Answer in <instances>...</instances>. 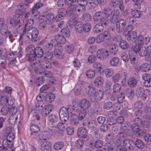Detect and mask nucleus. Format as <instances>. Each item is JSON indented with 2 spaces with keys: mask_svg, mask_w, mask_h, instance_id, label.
Masks as SVG:
<instances>
[{
  "mask_svg": "<svg viewBox=\"0 0 151 151\" xmlns=\"http://www.w3.org/2000/svg\"><path fill=\"white\" fill-rule=\"evenodd\" d=\"M36 109L42 110L40 113L43 116H46L52 111L53 106L52 105H45L43 101H39L36 105Z\"/></svg>",
  "mask_w": 151,
  "mask_h": 151,
  "instance_id": "obj_1",
  "label": "nucleus"
},
{
  "mask_svg": "<svg viewBox=\"0 0 151 151\" xmlns=\"http://www.w3.org/2000/svg\"><path fill=\"white\" fill-rule=\"evenodd\" d=\"M27 37L32 42L37 41L39 32L38 30L36 28L31 27L29 29H27Z\"/></svg>",
  "mask_w": 151,
  "mask_h": 151,
  "instance_id": "obj_2",
  "label": "nucleus"
},
{
  "mask_svg": "<svg viewBox=\"0 0 151 151\" xmlns=\"http://www.w3.org/2000/svg\"><path fill=\"white\" fill-rule=\"evenodd\" d=\"M32 63L37 68H38V66L40 65L43 68H50L51 67L50 62L45 59H41L40 60H35Z\"/></svg>",
  "mask_w": 151,
  "mask_h": 151,
  "instance_id": "obj_3",
  "label": "nucleus"
},
{
  "mask_svg": "<svg viewBox=\"0 0 151 151\" xmlns=\"http://www.w3.org/2000/svg\"><path fill=\"white\" fill-rule=\"evenodd\" d=\"M127 22L124 19H120L118 20L116 23V29L118 33L123 32L126 26Z\"/></svg>",
  "mask_w": 151,
  "mask_h": 151,
  "instance_id": "obj_4",
  "label": "nucleus"
},
{
  "mask_svg": "<svg viewBox=\"0 0 151 151\" xmlns=\"http://www.w3.org/2000/svg\"><path fill=\"white\" fill-rule=\"evenodd\" d=\"M45 80L43 76H32L30 82L32 83H35L37 86H40L42 84Z\"/></svg>",
  "mask_w": 151,
  "mask_h": 151,
  "instance_id": "obj_5",
  "label": "nucleus"
},
{
  "mask_svg": "<svg viewBox=\"0 0 151 151\" xmlns=\"http://www.w3.org/2000/svg\"><path fill=\"white\" fill-rule=\"evenodd\" d=\"M4 19L3 18H0V32L1 35L8 36L9 31L8 30V26L6 24H4Z\"/></svg>",
  "mask_w": 151,
  "mask_h": 151,
  "instance_id": "obj_6",
  "label": "nucleus"
},
{
  "mask_svg": "<svg viewBox=\"0 0 151 151\" xmlns=\"http://www.w3.org/2000/svg\"><path fill=\"white\" fill-rule=\"evenodd\" d=\"M67 13V10L64 8L59 9L58 11V14L55 17L56 21L59 22L63 19L66 16Z\"/></svg>",
  "mask_w": 151,
  "mask_h": 151,
  "instance_id": "obj_7",
  "label": "nucleus"
},
{
  "mask_svg": "<svg viewBox=\"0 0 151 151\" xmlns=\"http://www.w3.org/2000/svg\"><path fill=\"white\" fill-rule=\"evenodd\" d=\"M57 46V42L56 39H52L49 42L45 43L44 48L46 51H50L52 49L53 47Z\"/></svg>",
  "mask_w": 151,
  "mask_h": 151,
  "instance_id": "obj_8",
  "label": "nucleus"
},
{
  "mask_svg": "<svg viewBox=\"0 0 151 151\" xmlns=\"http://www.w3.org/2000/svg\"><path fill=\"white\" fill-rule=\"evenodd\" d=\"M86 130L85 128L80 127L78 129L77 135L79 137L83 138L84 141H87L89 139V137L86 134Z\"/></svg>",
  "mask_w": 151,
  "mask_h": 151,
  "instance_id": "obj_9",
  "label": "nucleus"
},
{
  "mask_svg": "<svg viewBox=\"0 0 151 151\" xmlns=\"http://www.w3.org/2000/svg\"><path fill=\"white\" fill-rule=\"evenodd\" d=\"M127 134L124 131L120 132L117 134L116 138L119 141V142H118V144L116 145L117 147L120 146L122 142L123 141L126 139H127Z\"/></svg>",
  "mask_w": 151,
  "mask_h": 151,
  "instance_id": "obj_10",
  "label": "nucleus"
},
{
  "mask_svg": "<svg viewBox=\"0 0 151 151\" xmlns=\"http://www.w3.org/2000/svg\"><path fill=\"white\" fill-rule=\"evenodd\" d=\"M43 4L40 2H37L34 5L31 10V12L33 16H36L37 15L39 14V12L38 10L41 8L43 6Z\"/></svg>",
  "mask_w": 151,
  "mask_h": 151,
  "instance_id": "obj_11",
  "label": "nucleus"
},
{
  "mask_svg": "<svg viewBox=\"0 0 151 151\" xmlns=\"http://www.w3.org/2000/svg\"><path fill=\"white\" fill-rule=\"evenodd\" d=\"M123 144L124 147L130 150H133L134 148L133 141L131 139H126L123 141Z\"/></svg>",
  "mask_w": 151,
  "mask_h": 151,
  "instance_id": "obj_12",
  "label": "nucleus"
},
{
  "mask_svg": "<svg viewBox=\"0 0 151 151\" xmlns=\"http://www.w3.org/2000/svg\"><path fill=\"white\" fill-rule=\"evenodd\" d=\"M51 146L49 142H43L42 143L40 147V151H51Z\"/></svg>",
  "mask_w": 151,
  "mask_h": 151,
  "instance_id": "obj_13",
  "label": "nucleus"
},
{
  "mask_svg": "<svg viewBox=\"0 0 151 151\" xmlns=\"http://www.w3.org/2000/svg\"><path fill=\"white\" fill-rule=\"evenodd\" d=\"M114 13L110 16L109 20L112 24H114L117 21V16L120 14L119 10L118 9L114 10Z\"/></svg>",
  "mask_w": 151,
  "mask_h": 151,
  "instance_id": "obj_14",
  "label": "nucleus"
},
{
  "mask_svg": "<svg viewBox=\"0 0 151 151\" xmlns=\"http://www.w3.org/2000/svg\"><path fill=\"white\" fill-rule=\"evenodd\" d=\"M118 50L117 45L115 43L111 45L109 47V52L111 56L116 55Z\"/></svg>",
  "mask_w": 151,
  "mask_h": 151,
  "instance_id": "obj_15",
  "label": "nucleus"
},
{
  "mask_svg": "<svg viewBox=\"0 0 151 151\" xmlns=\"http://www.w3.org/2000/svg\"><path fill=\"white\" fill-rule=\"evenodd\" d=\"M103 92L101 91L96 92L93 97L91 98V101L94 102L97 100H100L103 98Z\"/></svg>",
  "mask_w": 151,
  "mask_h": 151,
  "instance_id": "obj_16",
  "label": "nucleus"
},
{
  "mask_svg": "<svg viewBox=\"0 0 151 151\" xmlns=\"http://www.w3.org/2000/svg\"><path fill=\"white\" fill-rule=\"evenodd\" d=\"M80 104L82 110L85 111H86V110L89 108L90 105L89 101L86 99L82 100L80 102Z\"/></svg>",
  "mask_w": 151,
  "mask_h": 151,
  "instance_id": "obj_17",
  "label": "nucleus"
},
{
  "mask_svg": "<svg viewBox=\"0 0 151 151\" xmlns=\"http://www.w3.org/2000/svg\"><path fill=\"white\" fill-rule=\"evenodd\" d=\"M137 34L135 31H132L130 32L127 35V39L129 42H132L135 41V38L137 37Z\"/></svg>",
  "mask_w": 151,
  "mask_h": 151,
  "instance_id": "obj_18",
  "label": "nucleus"
},
{
  "mask_svg": "<svg viewBox=\"0 0 151 151\" xmlns=\"http://www.w3.org/2000/svg\"><path fill=\"white\" fill-rule=\"evenodd\" d=\"M136 70H141L144 72H147L150 70V66L147 63H144L142 65L140 66H136L135 67Z\"/></svg>",
  "mask_w": 151,
  "mask_h": 151,
  "instance_id": "obj_19",
  "label": "nucleus"
},
{
  "mask_svg": "<svg viewBox=\"0 0 151 151\" xmlns=\"http://www.w3.org/2000/svg\"><path fill=\"white\" fill-rule=\"evenodd\" d=\"M79 119L77 115L75 114H71L70 117V123L73 125H76L78 123Z\"/></svg>",
  "mask_w": 151,
  "mask_h": 151,
  "instance_id": "obj_20",
  "label": "nucleus"
},
{
  "mask_svg": "<svg viewBox=\"0 0 151 151\" xmlns=\"http://www.w3.org/2000/svg\"><path fill=\"white\" fill-rule=\"evenodd\" d=\"M86 90L87 91L89 98L91 101V98L93 97L96 93V90L93 87L91 86L87 87L86 88Z\"/></svg>",
  "mask_w": 151,
  "mask_h": 151,
  "instance_id": "obj_21",
  "label": "nucleus"
},
{
  "mask_svg": "<svg viewBox=\"0 0 151 151\" xmlns=\"http://www.w3.org/2000/svg\"><path fill=\"white\" fill-rule=\"evenodd\" d=\"M20 16H19V15L15 14L14 19L10 20V23L13 26H16L20 23Z\"/></svg>",
  "mask_w": 151,
  "mask_h": 151,
  "instance_id": "obj_22",
  "label": "nucleus"
},
{
  "mask_svg": "<svg viewBox=\"0 0 151 151\" xmlns=\"http://www.w3.org/2000/svg\"><path fill=\"white\" fill-rule=\"evenodd\" d=\"M34 23V19L32 18L28 19L26 22L25 27L24 29L23 32L25 33L27 31V29L31 28Z\"/></svg>",
  "mask_w": 151,
  "mask_h": 151,
  "instance_id": "obj_23",
  "label": "nucleus"
},
{
  "mask_svg": "<svg viewBox=\"0 0 151 151\" xmlns=\"http://www.w3.org/2000/svg\"><path fill=\"white\" fill-rule=\"evenodd\" d=\"M142 77L144 80V85L147 87H151V76H142Z\"/></svg>",
  "mask_w": 151,
  "mask_h": 151,
  "instance_id": "obj_24",
  "label": "nucleus"
},
{
  "mask_svg": "<svg viewBox=\"0 0 151 151\" xmlns=\"http://www.w3.org/2000/svg\"><path fill=\"white\" fill-rule=\"evenodd\" d=\"M84 24L81 22H78L76 24V31L78 33H81L83 31Z\"/></svg>",
  "mask_w": 151,
  "mask_h": 151,
  "instance_id": "obj_25",
  "label": "nucleus"
},
{
  "mask_svg": "<svg viewBox=\"0 0 151 151\" xmlns=\"http://www.w3.org/2000/svg\"><path fill=\"white\" fill-rule=\"evenodd\" d=\"M34 53L37 57L41 58L43 55V51L41 47H37L35 48Z\"/></svg>",
  "mask_w": 151,
  "mask_h": 151,
  "instance_id": "obj_26",
  "label": "nucleus"
},
{
  "mask_svg": "<svg viewBox=\"0 0 151 151\" xmlns=\"http://www.w3.org/2000/svg\"><path fill=\"white\" fill-rule=\"evenodd\" d=\"M54 16L51 13H48L46 16V23L48 24H51L54 20Z\"/></svg>",
  "mask_w": 151,
  "mask_h": 151,
  "instance_id": "obj_27",
  "label": "nucleus"
},
{
  "mask_svg": "<svg viewBox=\"0 0 151 151\" xmlns=\"http://www.w3.org/2000/svg\"><path fill=\"white\" fill-rule=\"evenodd\" d=\"M65 37L63 35H56L55 39L57 42V46L58 44H64L66 42V39Z\"/></svg>",
  "mask_w": 151,
  "mask_h": 151,
  "instance_id": "obj_28",
  "label": "nucleus"
},
{
  "mask_svg": "<svg viewBox=\"0 0 151 151\" xmlns=\"http://www.w3.org/2000/svg\"><path fill=\"white\" fill-rule=\"evenodd\" d=\"M59 116L60 119H61L62 118H63L64 116H69L67 108L64 107L60 109Z\"/></svg>",
  "mask_w": 151,
  "mask_h": 151,
  "instance_id": "obj_29",
  "label": "nucleus"
},
{
  "mask_svg": "<svg viewBox=\"0 0 151 151\" xmlns=\"http://www.w3.org/2000/svg\"><path fill=\"white\" fill-rule=\"evenodd\" d=\"M90 144L92 148L95 147L98 148H101L103 145L102 142L99 139L97 140L95 142V143L91 142Z\"/></svg>",
  "mask_w": 151,
  "mask_h": 151,
  "instance_id": "obj_30",
  "label": "nucleus"
},
{
  "mask_svg": "<svg viewBox=\"0 0 151 151\" xmlns=\"http://www.w3.org/2000/svg\"><path fill=\"white\" fill-rule=\"evenodd\" d=\"M46 81L49 84L52 85L57 84L58 81L53 76H46Z\"/></svg>",
  "mask_w": 151,
  "mask_h": 151,
  "instance_id": "obj_31",
  "label": "nucleus"
},
{
  "mask_svg": "<svg viewBox=\"0 0 151 151\" xmlns=\"http://www.w3.org/2000/svg\"><path fill=\"white\" fill-rule=\"evenodd\" d=\"M104 81L102 77L98 76L95 79L94 83L96 86L99 87L103 85Z\"/></svg>",
  "mask_w": 151,
  "mask_h": 151,
  "instance_id": "obj_32",
  "label": "nucleus"
},
{
  "mask_svg": "<svg viewBox=\"0 0 151 151\" xmlns=\"http://www.w3.org/2000/svg\"><path fill=\"white\" fill-rule=\"evenodd\" d=\"M55 99V95L52 93H50L47 95L45 98V101L48 103H51Z\"/></svg>",
  "mask_w": 151,
  "mask_h": 151,
  "instance_id": "obj_33",
  "label": "nucleus"
},
{
  "mask_svg": "<svg viewBox=\"0 0 151 151\" xmlns=\"http://www.w3.org/2000/svg\"><path fill=\"white\" fill-rule=\"evenodd\" d=\"M137 83L136 80L134 77L129 78L128 81V84L131 87H134Z\"/></svg>",
  "mask_w": 151,
  "mask_h": 151,
  "instance_id": "obj_34",
  "label": "nucleus"
},
{
  "mask_svg": "<svg viewBox=\"0 0 151 151\" xmlns=\"http://www.w3.org/2000/svg\"><path fill=\"white\" fill-rule=\"evenodd\" d=\"M103 13L106 15V17L108 18L114 13V12L110 8L105 7L103 10Z\"/></svg>",
  "mask_w": 151,
  "mask_h": 151,
  "instance_id": "obj_35",
  "label": "nucleus"
},
{
  "mask_svg": "<svg viewBox=\"0 0 151 151\" xmlns=\"http://www.w3.org/2000/svg\"><path fill=\"white\" fill-rule=\"evenodd\" d=\"M1 98L0 100L1 105L4 106L8 102V99H9V97L6 95L2 96L1 94L0 98Z\"/></svg>",
  "mask_w": 151,
  "mask_h": 151,
  "instance_id": "obj_36",
  "label": "nucleus"
},
{
  "mask_svg": "<svg viewBox=\"0 0 151 151\" xmlns=\"http://www.w3.org/2000/svg\"><path fill=\"white\" fill-rule=\"evenodd\" d=\"M104 27L99 23L97 24L94 26V31L97 33L101 32L104 29Z\"/></svg>",
  "mask_w": 151,
  "mask_h": 151,
  "instance_id": "obj_37",
  "label": "nucleus"
},
{
  "mask_svg": "<svg viewBox=\"0 0 151 151\" xmlns=\"http://www.w3.org/2000/svg\"><path fill=\"white\" fill-rule=\"evenodd\" d=\"M150 93V90L147 89H145L144 91L143 92L141 95L139 97L142 100H145L146 99L147 96L149 95Z\"/></svg>",
  "mask_w": 151,
  "mask_h": 151,
  "instance_id": "obj_38",
  "label": "nucleus"
},
{
  "mask_svg": "<svg viewBox=\"0 0 151 151\" xmlns=\"http://www.w3.org/2000/svg\"><path fill=\"white\" fill-rule=\"evenodd\" d=\"M36 56L34 54L32 53H29L26 55V58L27 60L30 61H33V62L32 63V65H33V63L34 62L36 59Z\"/></svg>",
  "mask_w": 151,
  "mask_h": 151,
  "instance_id": "obj_39",
  "label": "nucleus"
},
{
  "mask_svg": "<svg viewBox=\"0 0 151 151\" xmlns=\"http://www.w3.org/2000/svg\"><path fill=\"white\" fill-rule=\"evenodd\" d=\"M99 23L104 27L108 25L109 23L108 18L106 17H103L100 19Z\"/></svg>",
  "mask_w": 151,
  "mask_h": 151,
  "instance_id": "obj_40",
  "label": "nucleus"
},
{
  "mask_svg": "<svg viewBox=\"0 0 151 151\" xmlns=\"http://www.w3.org/2000/svg\"><path fill=\"white\" fill-rule=\"evenodd\" d=\"M17 52H12L9 53L7 56V58L9 61H14L15 60L16 57H17Z\"/></svg>",
  "mask_w": 151,
  "mask_h": 151,
  "instance_id": "obj_41",
  "label": "nucleus"
},
{
  "mask_svg": "<svg viewBox=\"0 0 151 151\" xmlns=\"http://www.w3.org/2000/svg\"><path fill=\"white\" fill-rule=\"evenodd\" d=\"M97 122L94 120L90 121L88 124V126L89 129H91L95 128L97 126Z\"/></svg>",
  "mask_w": 151,
  "mask_h": 151,
  "instance_id": "obj_42",
  "label": "nucleus"
},
{
  "mask_svg": "<svg viewBox=\"0 0 151 151\" xmlns=\"http://www.w3.org/2000/svg\"><path fill=\"white\" fill-rule=\"evenodd\" d=\"M131 129L134 133H137L140 131V129L138 125L137 124H133L131 126Z\"/></svg>",
  "mask_w": 151,
  "mask_h": 151,
  "instance_id": "obj_43",
  "label": "nucleus"
},
{
  "mask_svg": "<svg viewBox=\"0 0 151 151\" xmlns=\"http://www.w3.org/2000/svg\"><path fill=\"white\" fill-rule=\"evenodd\" d=\"M78 6V4H75L71 5L68 6V10L70 12V14H72L74 12L77 11Z\"/></svg>",
  "mask_w": 151,
  "mask_h": 151,
  "instance_id": "obj_44",
  "label": "nucleus"
},
{
  "mask_svg": "<svg viewBox=\"0 0 151 151\" xmlns=\"http://www.w3.org/2000/svg\"><path fill=\"white\" fill-rule=\"evenodd\" d=\"M48 119L50 122H54L58 121V117L55 115L51 114L49 115L48 117Z\"/></svg>",
  "mask_w": 151,
  "mask_h": 151,
  "instance_id": "obj_45",
  "label": "nucleus"
},
{
  "mask_svg": "<svg viewBox=\"0 0 151 151\" xmlns=\"http://www.w3.org/2000/svg\"><path fill=\"white\" fill-rule=\"evenodd\" d=\"M35 48L34 45L30 44L26 47L25 51L28 53H31L32 52L34 53Z\"/></svg>",
  "mask_w": 151,
  "mask_h": 151,
  "instance_id": "obj_46",
  "label": "nucleus"
},
{
  "mask_svg": "<svg viewBox=\"0 0 151 151\" xmlns=\"http://www.w3.org/2000/svg\"><path fill=\"white\" fill-rule=\"evenodd\" d=\"M146 51L148 56L145 58L146 61L151 60V46L149 45L146 48Z\"/></svg>",
  "mask_w": 151,
  "mask_h": 151,
  "instance_id": "obj_47",
  "label": "nucleus"
},
{
  "mask_svg": "<svg viewBox=\"0 0 151 151\" xmlns=\"http://www.w3.org/2000/svg\"><path fill=\"white\" fill-rule=\"evenodd\" d=\"M119 59L117 57H114L110 60V63L112 66H116L118 64Z\"/></svg>",
  "mask_w": 151,
  "mask_h": 151,
  "instance_id": "obj_48",
  "label": "nucleus"
},
{
  "mask_svg": "<svg viewBox=\"0 0 151 151\" xmlns=\"http://www.w3.org/2000/svg\"><path fill=\"white\" fill-rule=\"evenodd\" d=\"M64 144L62 142H58L55 143L54 146V149L56 150L61 149L64 146Z\"/></svg>",
  "mask_w": 151,
  "mask_h": 151,
  "instance_id": "obj_49",
  "label": "nucleus"
},
{
  "mask_svg": "<svg viewBox=\"0 0 151 151\" xmlns=\"http://www.w3.org/2000/svg\"><path fill=\"white\" fill-rule=\"evenodd\" d=\"M60 32L63 36L64 37H68L70 35V31L68 29L63 27Z\"/></svg>",
  "mask_w": 151,
  "mask_h": 151,
  "instance_id": "obj_50",
  "label": "nucleus"
},
{
  "mask_svg": "<svg viewBox=\"0 0 151 151\" xmlns=\"http://www.w3.org/2000/svg\"><path fill=\"white\" fill-rule=\"evenodd\" d=\"M135 145L139 149L142 148L144 146L143 142L141 140L139 139H137L136 141Z\"/></svg>",
  "mask_w": 151,
  "mask_h": 151,
  "instance_id": "obj_51",
  "label": "nucleus"
},
{
  "mask_svg": "<svg viewBox=\"0 0 151 151\" xmlns=\"http://www.w3.org/2000/svg\"><path fill=\"white\" fill-rule=\"evenodd\" d=\"M67 125L65 123H59L57 125V128L60 130L63 131L65 129Z\"/></svg>",
  "mask_w": 151,
  "mask_h": 151,
  "instance_id": "obj_52",
  "label": "nucleus"
},
{
  "mask_svg": "<svg viewBox=\"0 0 151 151\" xmlns=\"http://www.w3.org/2000/svg\"><path fill=\"white\" fill-rule=\"evenodd\" d=\"M30 130L32 132L37 133L40 131V128L37 125L33 124L30 127Z\"/></svg>",
  "mask_w": 151,
  "mask_h": 151,
  "instance_id": "obj_53",
  "label": "nucleus"
},
{
  "mask_svg": "<svg viewBox=\"0 0 151 151\" xmlns=\"http://www.w3.org/2000/svg\"><path fill=\"white\" fill-rule=\"evenodd\" d=\"M142 12L140 11L137 10H133L131 14L132 16L134 17L139 18L140 17Z\"/></svg>",
  "mask_w": 151,
  "mask_h": 151,
  "instance_id": "obj_54",
  "label": "nucleus"
},
{
  "mask_svg": "<svg viewBox=\"0 0 151 151\" xmlns=\"http://www.w3.org/2000/svg\"><path fill=\"white\" fill-rule=\"evenodd\" d=\"M143 38L144 37L143 35H139L134 41V42L141 45L143 44Z\"/></svg>",
  "mask_w": 151,
  "mask_h": 151,
  "instance_id": "obj_55",
  "label": "nucleus"
},
{
  "mask_svg": "<svg viewBox=\"0 0 151 151\" xmlns=\"http://www.w3.org/2000/svg\"><path fill=\"white\" fill-rule=\"evenodd\" d=\"M125 93L128 97H131L134 95V91L131 88H127L126 90Z\"/></svg>",
  "mask_w": 151,
  "mask_h": 151,
  "instance_id": "obj_56",
  "label": "nucleus"
},
{
  "mask_svg": "<svg viewBox=\"0 0 151 151\" xmlns=\"http://www.w3.org/2000/svg\"><path fill=\"white\" fill-rule=\"evenodd\" d=\"M86 114V111L82 110L79 112L78 117L80 120H82L84 118Z\"/></svg>",
  "mask_w": 151,
  "mask_h": 151,
  "instance_id": "obj_57",
  "label": "nucleus"
},
{
  "mask_svg": "<svg viewBox=\"0 0 151 151\" xmlns=\"http://www.w3.org/2000/svg\"><path fill=\"white\" fill-rule=\"evenodd\" d=\"M8 36L10 41L11 42H13L14 40L16 39L15 37H17V34H15L14 33L13 34L9 31Z\"/></svg>",
  "mask_w": 151,
  "mask_h": 151,
  "instance_id": "obj_58",
  "label": "nucleus"
},
{
  "mask_svg": "<svg viewBox=\"0 0 151 151\" xmlns=\"http://www.w3.org/2000/svg\"><path fill=\"white\" fill-rule=\"evenodd\" d=\"M145 90L141 87H138L136 89V96L137 97H139L141 95L143 92Z\"/></svg>",
  "mask_w": 151,
  "mask_h": 151,
  "instance_id": "obj_59",
  "label": "nucleus"
},
{
  "mask_svg": "<svg viewBox=\"0 0 151 151\" xmlns=\"http://www.w3.org/2000/svg\"><path fill=\"white\" fill-rule=\"evenodd\" d=\"M104 59L107 58L109 57H111L112 56L110 54L109 51L107 50H101Z\"/></svg>",
  "mask_w": 151,
  "mask_h": 151,
  "instance_id": "obj_60",
  "label": "nucleus"
},
{
  "mask_svg": "<svg viewBox=\"0 0 151 151\" xmlns=\"http://www.w3.org/2000/svg\"><path fill=\"white\" fill-rule=\"evenodd\" d=\"M119 45L121 48L124 49H127L129 46L127 42L124 40L121 41L119 44Z\"/></svg>",
  "mask_w": 151,
  "mask_h": 151,
  "instance_id": "obj_61",
  "label": "nucleus"
},
{
  "mask_svg": "<svg viewBox=\"0 0 151 151\" xmlns=\"http://www.w3.org/2000/svg\"><path fill=\"white\" fill-rule=\"evenodd\" d=\"M142 47L141 45L137 44L133 46L132 47V49L135 52L138 53Z\"/></svg>",
  "mask_w": 151,
  "mask_h": 151,
  "instance_id": "obj_62",
  "label": "nucleus"
},
{
  "mask_svg": "<svg viewBox=\"0 0 151 151\" xmlns=\"http://www.w3.org/2000/svg\"><path fill=\"white\" fill-rule=\"evenodd\" d=\"M77 11L80 13H83L86 11V6L78 4Z\"/></svg>",
  "mask_w": 151,
  "mask_h": 151,
  "instance_id": "obj_63",
  "label": "nucleus"
},
{
  "mask_svg": "<svg viewBox=\"0 0 151 151\" xmlns=\"http://www.w3.org/2000/svg\"><path fill=\"white\" fill-rule=\"evenodd\" d=\"M101 34L103 36L104 39H108L110 38V37L111 34L110 32L108 30L104 31Z\"/></svg>",
  "mask_w": 151,
  "mask_h": 151,
  "instance_id": "obj_64",
  "label": "nucleus"
}]
</instances>
